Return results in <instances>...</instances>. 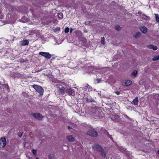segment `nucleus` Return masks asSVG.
I'll use <instances>...</instances> for the list:
<instances>
[{"label": "nucleus", "mask_w": 159, "mask_h": 159, "mask_svg": "<svg viewBox=\"0 0 159 159\" xmlns=\"http://www.w3.org/2000/svg\"><path fill=\"white\" fill-rule=\"evenodd\" d=\"M32 86L36 91L40 95L42 96L43 94L44 89L41 86L36 84H34Z\"/></svg>", "instance_id": "f257e3e1"}, {"label": "nucleus", "mask_w": 159, "mask_h": 159, "mask_svg": "<svg viewBox=\"0 0 159 159\" xmlns=\"http://www.w3.org/2000/svg\"><path fill=\"white\" fill-rule=\"evenodd\" d=\"M87 134L93 137H96L98 135L97 131L94 129H90L87 132Z\"/></svg>", "instance_id": "f03ea898"}, {"label": "nucleus", "mask_w": 159, "mask_h": 159, "mask_svg": "<svg viewBox=\"0 0 159 159\" xmlns=\"http://www.w3.org/2000/svg\"><path fill=\"white\" fill-rule=\"evenodd\" d=\"M93 149L95 151L98 152L102 151L103 150V148L101 145L97 144L94 145L92 147Z\"/></svg>", "instance_id": "7ed1b4c3"}, {"label": "nucleus", "mask_w": 159, "mask_h": 159, "mask_svg": "<svg viewBox=\"0 0 159 159\" xmlns=\"http://www.w3.org/2000/svg\"><path fill=\"white\" fill-rule=\"evenodd\" d=\"M39 54L40 55L43 56L47 59H49L51 57V54L48 52H39Z\"/></svg>", "instance_id": "20e7f679"}, {"label": "nucleus", "mask_w": 159, "mask_h": 159, "mask_svg": "<svg viewBox=\"0 0 159 159\" xmlns=\"http://www.w3.org/2000/svg\"><path fill=\"white\" fill-rule=\"evenodd\" d=\"M32 115L34 117L39 120H41L44 116L39 113H33Z\"/></svg>", "instance_id": "39448f33"}, {"label": "nucleus", "mask_w": 159, "mask_h": 159, "mask_svg": "<svg viewBox=\"0 0 159 159\" xmlns=\"http://www.w3.org/2000/svg\"><path fill=\"white\" fill-rule=\"evenodd\" d=\"M111 118L113 120L116 122L120 121L121 120L119 116L117 115L112 116H111Z\"/></svg>", "instance_id": "423d86ee"}, {"label": "nucleus", "mask_w": 159, "mask_h": 159, "mask_svg": "<svg viewBox=\"0 0 159 159\" xmlns=\"http://www.w3.org/2000/svg\"><path fill=\"white\" fill-rule=\"evenodd\" d=\"M6 144V139L5 138L3 137L0 139V145L4 148Z\"/></svg>", "instance_id": "0eeeda50"}, {"label": "nucleus", "mask_w": 159, "mask_h": 159, "mask_svg": "<svg viewBox=\"0 0 159 159\" xmlns=\"http://www.w3.org/2000/svg\"><path fill=\"white\" fill-rule=\"evenodd\" d=\"M75 33L78 36L79 39L83 37V34L82 32L79 30H76L75 31Z\"/></svg>", "instance_id": "6e6552de"}, {"label": "nucleus", "mask_w": 159, "mask_h": 159, "mask_svg": "<svg viewBox=\"0 0 159 159\" xmlns=\"http://www.w3.org/2000/svg\"><path fill=\"white\" fill-rule=\"evenodd\" d=\"M20 43L21 46H25L28 45L29 41L28 40H25L21 41Z\"/></svg>", "instance_id": "1a4fd4ad"}, {"label": "nucleus", "mask_w": 159, "mask_h": 159, "mask_svg": "<svg viewBox=\"0 0 159 159\" xmlns=\"http://www.w3.org/2000/svg\"><path fill=\"white\" fill-rule=\"evenodd\" d=\"M66 92L69 95H74V91L72 89H67L66 90Z\"/></svg>", "instance_id": "9d476101"}, {"label": "nucleus", "mask_w": 159, "mask_h": 159, "mask_svg": "<svg viewBox=\"0 0 159 159\" xmlns=\"http://www.w3.org/2000/svg\"><path fill=\"white\" fill-rule=\"evenodd\" d=\"M67 139L69 142H74L75 141V138L72 135H68L67 136Z\"/></svg>", "instance_id": "9b49d317"}, {"label": "nucleus", "mask_w": 159, "mask_h": 159, "mask_svg": "<svg viewBox=\"0 0 159 159\" xmlns=\"http://www.w3.org/2000/svg\"><path fill=\"white\" fill-rule=\"evenodd\" d=\"M80 41L83 42V45H84L86 44L87 42L86 39L84 37H83L79 39Z\"/></svg>", "instance_id": "f8f14e48"}, {"label": "nucleus", "mask_w": 159, "mask_h": 159, "mask_svg": "<svg viewBox=\"0 0 159 159\" xmlns=\"http://www.w3.org/2000/svg\"><path fill=\"white\" fill-rule=\"evenodd\" d=\"M148 47L149 49H153L154 50H156L157 49V47L151 44L148 46Z\"/></svg>", "instance_id": "ddd939ff"}, {"label": "nucleus", "mask_w": 159, "mask_h": 159, "mask_svg": "<svg viewBox=\"0 0 159 159\" xmlns=\"http://www.w3.org/2000/svg\"><path fill=\"white\" fill-rule=\"evenodd\" d=\"M138 72L137 70H134L131 74V76L132 78H135Z\"/></svg>", "instance_id": "4468645a"}, {"label": "nucleus", "mask_w": 159, "mask_h": 159, "mask_svg": "<svg viewBox=\"0 0 159 159\" xmlns=\"http://www.w3.org/2000/svg\"><path fill=\"white\" fill-rule=\"evenodd\" d=\"M141 30L143 33L145 34L147 32V29L145 26H143L141 28Z\"/></svg>", "instance_id": "2eb2a0df"}, {"label": "nucleus", "mask_w": 159, "mask_h": 159, "mask_svg": "<svg viewBox=\"0 0 159 159\" xmlns=\"http://www.w3.org/2000/svg\"><path fill=\"white\" fill-rule=\"evenodd\" d=\"M132 81L130 80H128L125 83L124 85L126 86H128L132 84Z\"/></svg>", "instance_id": "dca6fc26"}, {"label": "nucleus", "mask_w": 159, "mask_h": 159, "mask_svg": "<svg viewBox=\"0 0 159 159\" xmlns=\"http://www.w3.org/2000/svg\"><path fill=\"white\" fill-rule=\"evenodd\" d=\"M60 85H59V86H60ZM59 88V91L60 93L61 94H63L64 92V90L65 89L64 87H61L60 88V87H58Z\"/></svg>", "instance_id": "f3484780"}, {"label": "nucleus", "mask_w": 159, "mask_h": 159, "mask_svg": "<svg viewBox=\"0 0 159 159\" xmlns=\"http://www.w3.org/2000/svg\"><path fill=\"white\" fill-rule=\"evenodd\" d=\"M86 99L88 102H95L94 100L91 98H87Z\"/></svg>", "instance_id": "a211bd4d"}, {"label": "nucleus", "mask_w": 159, "mask_h": 159, "mask_svg": "<svg viewBox=\"0 0 159 159\" xmlns=\"http://www.w3.org/2000/svg\"><path fill=\"white\" fill-rule=\"evenodd\" d=\"M133 102L134 105H137L138 103V98H136L133 101Z\"/></svg>", "instance_id": "6ab92c4d"}, {"label": "nucleus", "mask_w": 159, "mask_h": 159, "mask_svg": "<svg viewBox=\"0 0 159 159\" xmlns=\"http://www.w3.org/2000/svg\"><path fill=\"white\" fill-rule=\"evenodd\" d=\"M101 152V155L102 157L103 158H105L106 157V153L104 151V150H103V151H100Z\"/></svg>", "instance_id": "aec40b11"}, {"label": "nucleus", "mask_w": 159, "mask_h": 159, "mask_svg": "<svg viewBox=\"0 0 159 159\" xmlns=\"http://www.w3.org/2000/svg\"><path fill=\"white\" fill-rule=\"evenodd\" d=\"M141 34V33L139 32H137L136 33L134 36V37L136 38H138L140 36Z\"/></svg>", "instance_id": "412c9836"}, {"label": "nucleus", "mask_w": 159, "mask_h": 159, "mask_svg": "<svg viewBox=\"0 0 159 159\" xmlns=\"http://www.w3.org/2000/svg\"><path fill=\"white\" fill-rule=\"evenodd\" d=\"M142 18L146 20H149L150 19V18L148 16L145 15H143L142 16Z\"/></svg>", "instance_id": "4be33fe9"}, {"label": "nucleus", "mask_w": 159, "mask_h": 159, "mask_svg": "<svg viewBox=\"0 0 159 159\" xmlns=\"http://www.w3.org/2000/svg\"><path fill=\"white\" fill-rule=\"evenodd\" d=\"M158 60H159V55L154 56L152 59L153 61H157Z\"/></svg>", "instance_id": "5701e85b"}, {"label": "nucleus", "mask_w": 159, "mask_h": 159, "mask_svg": "<svg viewBox=\"0 0 159 159\" xmlns=\"http://www.w3.org/2000/svg\"><path fill=\"white\" fill-rule=\"evenodd\" d=\"M156 20L157 22L159 21V15L158 14H155Z\"/></svg>", "instance_id": "b1692460"}, {"label": "nucleus", "mask_w": 159, "mask_h": 159, "mask_svg": "<svg viewBox=\"0 0 159 159\" xmlns=\"http://www.w3.org/2000/svg\"><path fill=\"white\" fill-rule=\"evenodd\" d=\"M101 43L102 44L104 45L105 44V38L104 37H102L101 39Z\"/></svg>", "instance_id": "393cba45"}, {"label": "nucleus", "mask_w": 159, "mask_h": 159, "mask_svg": "<svg viewBox=\"0 0 159 159\" xmlns=\"http://www.w3.org/2000/svg\"><path fill=\"white\" fill-rule=\"evenodd\" d=\"M107 137L110 138L112 140V141H113V138L112 137V136L109 134L108 132H107Z\"/></svg>", "instance_id": "a878e982"}, {"label": "nucleus", "mask_w": 159, "mask_h": 159, "mask_svg": "<svg viewBox=\"0 0 159 159\" xmlns=\"http://www.w3.org/2000/svg\"><path fill=\"white\" fill-rule=\"evenodd\" d=\"M58 18L61 19L63 18V15L62 13H59L58 14Z\"/></svg>", "instance_id": "bb28decb"}, {"label": "nucleus", "mask_w": 159, "mask_h": 159, "mask_svg": "<svg viewBox=\"0 0 159 159\" xmlns=\"http://www.w3.org/2000/svg\"><path fill=\"white\" fill-rule=\"evenodd\" d=\"M121 27L119 25H116L115 26V29L118 31L120 30H121Z\"/></svg>", "instance_id": "cd10ccee"}, {"label": "nucleus", "mask_w": 159, "mask_h": 159, "mask_svg": "<svg viewBox=\"0 0 159 159\" xmlns=\"http://www.w3.org/2000/svg\"><path fill=\"white\" fill-rule=\"evenodd\" d=\"M70 29L68 27H66L65 28L64 31L65 33H67L69 31Z\"/></svg>", "instance_id": "c85d7f7f"}, {"label": "nucleus", "mask_w": 159, "mask_h": 159, "mask_svg": "<svg viewBox=\"0 0 159 159\" xmlns=\"http://www.w3.org/2000/svg\"><path fill=\"white\" fill-rule=\"evenodd\" d=\"M123 116H124V117H125V118L127 119H128V120H131V119L127 115L124 114V115H123Z\"/></svg>", "instance_id": "c756f323"}, {"label": "nucleus", "mask_w": 159, "mask_h": 159, "mask_svg": "<svg viewBox=\"0 0 159 159\" xmlns=\"http://www.w3.org/2000/svg\"><path fill=\"white\" fill-rule=\"evenodd\" d=\"M32 152L34 155H36L37 154V150L35 149H32Z\"/></svg>", "instance_id": "7c9ffc66"}, {"label": "nucleus", "mask_w": 159, "mask_h": 159, "mask_svg": "<svg viewBox=\"0 0 159 159\" xmlns=\"http://www.w3.org/2000/svg\"><path fill=\"white\" fill-rule=\"evenodd\" d=\"M60 30V29L59 28L57 27L55 30V32L59 31Z\"/></svg>", "instance_id": "2f4dec72"}, {"label": "nucleus", "mask_w": 159, "mask_h": 159, "mask_svg": "<svg viewBox=\"0 0 159 159\" xmlns=\"http://www.w3.org/2000/svg\"><path fill=\"white\" fill-rule=\"evenodd\" d=\"M117 95H119L120 94V92L118 91H116L115 92Z\"/></svg>", "instance_id": "473e14b6"}, {"label": "nucleus", "mask_w": 159, "mask_h": 159, "mask_svg": "<svg viewBox=\"0 0 159 159\" xmlns=\"http://www.w3.org/2000/svg\"><path fill=\"white\" fill-rule=\"evenodd\" d=\"M73 30V29L72 28H70V33H71Z\"/></svg>", "instance_id": "72a5a7b5"}, {"label": "nucleus", "mask_w": 159, "mask_h": 159, "mask_svg": "<svg viewBox=\"0 0 159 159\" xmlns=\"http://www.w3.org/2000/svg\"><path fill=\"white\" fill-rule=\"evenodd\" d=\"M67 127H68V128L69 129H70L72 128V127L69 125H68Z\"/></svg>", "instance_id": "f704fd0d"}, {"label": "nucleus", "mask_w": 159, "mask_h": 159, "mask_svg": "<svg viewBox=\"0 0 159 159\" xmlns=\"http://www.w3.org/2000/svg\"><path fill=\"white\" fill-rule=\"evenodd\" d=\"M101 80L100 79H97V81H98V83H99L100 81Z\"/></svg>", "instance_id": "c9c22d12"}, {"label": "nucleus", "mask_w": 159, "mask_h": 159, "mask_svg": "<svg viewBox=\"0 0 159 159\" xmlns=\"http://www.w3.org/2000/svg\"><path fill=\"white\" fill-rule=\"evenodd\" d=\"M131 154H132V152H129V153H128V155L129 156V155H130Z\"/></svg>", "instance_id": "e433bc0d"}, {"label": "nucleus", "mask_w": 159, "mask_h": 159, "mask_svg": "<svg viewBox=\"0 0 159 159\" xmlns=\"http://www.w3.org/2000/svg\"><path fill=\"white\" fill-rule=\"evenodd\" d=\"M141 13H142L141 11H139L138 13V14L139 15H141Z\"/></svg>", "instance_id": "4c0bfd02"}, {"label": "nucleus", "mask_w": 159, "mask_h": 159, "mask_svg": "<svg viewBox=\"0 0 159 159\" xmlns=\"http://www.w3.org/2000/svg\"><path fill=\"white\" fill-rule=\"evenodd\" d=\"M88 85L87 84V86H85L86 88H83V89H86V88L88 87Z\"/></svg>", "instance_id": "58836bf2"}, {"label": "nucleus", "mask_w": 159, "mask_h": 159, "mask_svg": "<svg viewBox=\"0 0 159 159\" xmlns=\"http://www.w3.org/2000/svg\"><path fill=\"white\" fill-rule=\"evenodd\" d=\"M49 158H52V156H51V155H50L49 156Z\"/></svg>", "instance_id": "ea45409f"}, {"label": "nucleus", "mask_w": 159, "mask_h": 159, "mask_svg": "<svg viewBox=\"0 0 159 159\" xmlns=\"http://www.w3.org/2000/svg\"><path fill=\"white\" fill-rule=\"evenodd\" d=\"M19 136L20 137L22 136V134H19Z\"/></svg>", "instance_id": "a19ab883"}, {"label": "nucleus", "mask_w": 159, "mask_h": 159, "mask_svg": "<svg viewBox=\"0 0 159 159\" xmlns=\"http://www.w3.org/2000/svg\"><path fill=\"white\" fill-rule=\"evenodd\" d=\"M89 69H91L92 68V67L90 66L89 67Z\"/></svg>", "instance_id": "79ce46f5"}, {"label": "nucleus", "mask_w": 159, "mask_h": 159, "mask_svg": "<svg viewBox=\"0 0 159 159\" xmlns=\"http://www.w3.org/2000/svg\"><path fill=\"white\" fill-rule=\"evenodd\" d=\"M157 153L159 154V150L157 151Z\"/></svg>", "instance_id": "37998d69"}, {"label": "nucleus", "mask_w": 159, "mask_h": 159, "mask_svg": "<svg viewBox=\"0 0 159 159\" xmlns=\"http://www.w3.org/2000/svg\"><path fill=\"white\" fill-rule=\"evenodd\" d=\"M96 112H98V110H97V111H96Z\"/></svg>", "instance_id": "c03bdc74"}, {"label": "nucleus", "mask_w": 159, "mask_h": 159, "mask_svg": "<svg viewBox=\"0 0 159 159\" xmlns=\"http://www.w3.org/2000/svg\"><path fill=\"white\" fill-rule=\"evenodd\" d=\"M35 159H39V158L38 157H36Z\"/></svg>", "instance_id": "a18cd8bd"}]
</instances>
